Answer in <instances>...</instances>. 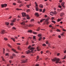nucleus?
<instances>
[{
  "instance_id": "obj_1",
  "label": "nucleus",
  "mask_w": 66,
  "mask_h": 66,
  "mask_svg": "<svg viewBox=\"0 0 66 66\" xmlns=\"http://www.w3.org/2000/svg\"><path fill=\"white\" fill-rule=\"evenodd\" d=\"M52 61L53 62H55V63L56 64H57V63L62 64V62L60 61V59L59 58H55L54 59H52Z\"/></svg>"
},
{
  "instance_id": "obj_2",
  "label": "nucleus",
  "mask_w": 66,
  "mask_h": 66,
  "mask_svg": "<svg viewBox=\"0 0 66 66\" xmlns=\"http://www.w3.org/2000/svg\"><path fill=\"white\" fill-rule=\"evenodd\" d=\"M31 46L30 45L28 47V49H30V50H31V51H30V50H28V51H26L25 52V53H27V54H29V53H30V52H33L34 51V50L35 48L34 47H31Z\"/></svg>"
},
{
  "instance_id": "obj_3",
  "label": "nucleus",
  "mask_w": 66,
  "mask_h": 66,
  "mask_svg": "<svg viewBox=\"0 0 66 66\" xmlns=\"http://www.w3.org/2000/svg\"><path fill=\"white\" fill-rule=\"evenodd\" d=\"M35 4L36 5V6L35 7H36V11H38L39 9H38V5H37V3L36 2H35Z\"/></svg>"
},
{
  "instance_id": "obj_4",
  "label": "nucleus",
  "mask_w": 66,
  "mask_h": 66,
  "mask_svg": "<svg viewBox=\"0 0 66 66\" xmlns=\"http://www.w3.org/2000/svg\"><path fill=\"white\" fill-rule=\"evenodd\" d=\"M12 23L10 24V25L13 26V22H14L16 21V19H14L13 20L11 21Z\"/></svg>"
},
{
  "instance_id": "obj_5",
  "label": "nucleus",
  "mask_w": 66,
  "mask_h": 66,
  "mask_svg": "<svg viewBox=\"0 0 66 66\" xmlns=\"http://www.w3.org/2000/svg\"><path fill=\"white\" fill-rule=\"evenodd\" d=\"M22 14L23 17H26V16H27V15H26V13H22Z\"/></svg>"
},
{
  "instance_id": "obj_6",
  "label": "nucleus",
  "mask_w": 66,
  "mask_h": 66,
  "mask_svg": "<svg viewBox=\"0 0 66 66\" xmlns=\"http://www.w3.org/2000/svg\"><path fill=\"white\" fill-rule=\"evenodd\" d=\"M5 33V31L4 30H2L1 32H0L1 34H4Z\"/></svg>"
},
{
  "instance_id": "obj_7",
  "label": "nucleus",
  "mask_w": 66,
  "mask_h": 66,
  "mask_svg": "<svg viewBox=\"0 0 66 66\" xmlns=\"http://www.w3.org/2000/svg\"><path fill=\"white\" fill-rule=\"evenodd\" d=\"M7 6V4H5L2 5V7H6Z\"/></svg>"
},
{
  "instance_id": "obj_8",
  "label": "nucleus",
  "mask_w": 66,
  "mask_h": 66,
  "mask_svg": "<svg viewBox=\"0 0 66 66\" xmlns=\"http://www.w3.org/2000/svg\"><path fill=\"white\" fill-rule=\"evenodd\" d=\"M12 50L13 51H14V52H15V53H18V52L16 51L15 50H14V49H12Z\"/></svg>"
},
{
  "instance_id": "obj_9",
  "label": "nucleus",
  "mask_w": 66,
  "mask_h": 66,
  "mask_svg": "<svg viewBox=\"0 0 66 66\" xmlns=\"http://www.w3.org/2000/svg\"><path fill=\"white\" fill-rule=\"evenodd\" d=\"M50 13H51V14H52V13L53 14H56V12L55 11H54V12H51Z\"/></svg>"
},
{
  "instance_id": "obj_10",
  "label": "nucleus",
  "mask_w": 66,
  "mask_h": 66,
  "mask_svg": "<svg viewBox=\"0 0 66 66\" xmlns=\"http://www.w3.org/2000/svg\"><path fill=\"white\" fill-rule=\"evenodd\" d=\"M26 62H27V60H23L22 61V63H26Z\"/></svg>"
},
{
  "instance_id": "obj_11",
  "label": "nucleus",
  "mask_w": 66,
  "mask_h": 66,
  "mask_svg": "<svg viewBox=\"0 0 66 66\" xmlns=\"http://www.w3.org/2000/svg\"><path fill=\"white\" fill-rule=\"evenodd\" d=\"M32 25L31 24H30L29 25H27L26 27H32Z\"/></svg>"
},
{
  "instance_id": "obj_12",
  "label": "nucleus",
  "mask_w": 66,
  "mask_h": 66,
  "mask_svg": "<svg viewBox=\"0 0 66 66\" xmlns=\"http://www.w3.org/2000/svg\"><path fill=\"white\" fill-rule=\"evenodd\" d=\"M35 14L37 17H38V16H39V14H38V13H36Z\"/></svg>"
},
{
  "instance_id": "obj_13",
  "label": "nucleus",
  "mask_w": 66,
  "mask_h": 66,
  "mask_svg": "<svg viewBox=\"0 0 66 66\" xmlns=\"http://www.w3.org/2000/svg\"><path fill=\"white\" fill-rule=\"evenodd\" d=\"M36 37L35 36H33V40H34L35 41L36 40V38H35Z\"/></svg>"
},
{
  "instance_id": "obj_14",
  "label": "nucleus",
  "mask_w": 66,
  "mask_h": 66,
  "mask_svg": "<svg viewBox=\"0 0 66 66\" xmlns=\"http://www.w3.org/2000/svg\"><path fill=\"white\" fill-rule=\"evenodd\" d=\"M64 15V13H61L60 14L61 17H62L63 16V15Z\"/></svg>"
},
{
  "instance_id": "obj_15",
  "label": "nucleus",
  "mask_w": 66,
  "mask_h": 66,
  "mask_svg": "<svg viewBox=\"0 0 66 66\" xmlns=\"http://www.w3.org/2000/svg\"><path fill=\"white\" fill-rule=\"evenodd\" d=\"M26 16L27 17V19H30V17H29V15H27Z\"/></svg>"
},
{
  "instance_id": "obj_16",
  "label": "nucleus",
  "mask_w": 66,
  "mask_h": 66,
  "mask_svg": "<svg viewBox=\"0 0 66 66\" xmlns=\"http://www.w3.org/2000/svg\"><path fill=\"white\" fill-rule=\"evenodd\" d=\"M25 23V22L23 21V22H22V23H21V24H22L23 25H24Z\"/></svg>"
},
{
  "instance_id": "obj_17",
  "label": "nucleus",
  "mask_w": 66,
  "mask_h": 66,
  "mask_svg": "<svg viewBox=\"0 0 66 66\" xmlns=\"http://www.w3.org/2000/svg\"><path fill=\"white\" fill-rule=\"evenodd\" d=\"M46 19H42V20H40V22H42L43 21H44V20H45Z\"/></svg>"
},
{
  "instance_id": "obj_18",
  "label": "nucleus",
  "mask_w": 66,
  "mask_h": 66,
  "mask_svg": "<svg viewBox=\"0 0 66 66\" xmlns=\"http://www.w3.org/2000/svg\"><path fill=\"white\" fill-rule=\"evenodd\" d=\"M37 49L38 51H40V49L39 47H37Z\"/></svg>"
},
{
  "instance_id": "obj_19",
  "label": "nucleus",
  "mask_w": 66,
  "mask_h": 66,
  "mask_svg": "<svg viewBox=\"0 0 66 66\" xmlns=\"http://www.w3.org/2000/svg\"><path fill=\"white\" fill-rule=\"evenodd\" d=\"M28 32H29V33H32V30H29L28 31Z\"/></svg>"
},
{
  "instance_id": "obj_20",
  "label": "nucleus",
  "mask_w": 66,
  "mask_h": 66,
  "mask_svg": "<svg viewBox=\"0 0 66 66\" xmlns=\"http://www.w3.org/2000/svg\"><path fill=\"white\" fill-rule=\"evenodd\" d=\"M11 39H12V40H13V42H15V39L14 38H11Z\"/></svg>"
},
{
  "instance_id": "obj_21",
  "label": "nucleus",
  "mask_w": 66,
  "mask_h": 66,
  "mask_svg": "<svg viewBox=\"0 0 66 66\" xmlns=\"http://www.w3.org/2000/svg\"><path fill=\"white\" fill-rule=\"evenodd\" d=\"M38 37H41V36H42V34H39L38 35Z\"/></svg>"
},
{
  "instance_id": "obj_22",
  "label": "nucleus",
  "mask_w": 66,
  "mask_h": 66,
  "mask_svg": "<svg viewBox=\"0 0 66 66\" xmlns=\"http://www.w3.org/2000/svg\"><path fill=\"white\" fill-rule=\"evenodd\" d=\"M31 6V5H27V7L28 8H29L30 6Z\"/></svg>"
},
{
  "instance_id": "obj_23",
  "label": "nucleus",
  "mask_w": 66,
  "mask_h": 66,
  "mask_svg": "<svg viewBox=\"0 0 66 66\" xmlns=\"http://www.w3.org/2000/svg\"><path fill=\"white\" fill-rule=\"evenodd\" d=\"M64 4L65 3L64 2L62 3H61V5H62V6H63Z\"/></svg>"
},
{
  "instance_id": "obj_24",
  "label": "nucleus",
  "mask_w": 66,
  "mask_h": 66,
  "mask_svg": "<svg viewBox=\"0 0 66 66\" xmlns=\"http://www.w3.org/2000/svg\"><path fill=\"white\" fill-rule=\"evenodd\" d=\"M40 7L41 8H43V6L42 5H40Z\"/></svg>"
},
{
  "instance_id": "obj_25",
  "label": "nucleus",
  "mask_w": 66,
  "mask_h": 66,
  "mask_svg": "<svg viewBox=\"0 0 66 66\" xmlns=\"http://www.w3.org/2000/svg\"><path fill=\"white\" fill-rule=\"evenodd\" d=\"M5 24L7 26H8L9 24V22H6Z\"/></svg>"
},
{
  "instance_id": "obj_26",
  "label": "nucleus",
  "mask_w": 66,
  "mask_h": 66,
  "mask_svg": "<svg viewBox=\"0 0 66 66\" xmlns=\"http://www.w3.org/2000/svg\"><path fill=\"white\" fill-rule=\"evenodd\" d=\"M40 29V28L39 27H38V28H37V31H39V30Z\"/></svg>"
},
{
  "instance_id": "obj_27",
  "label": "nucleus",
  "mask_w": 66,
  "mask_h": 66,
  "mask_svg": "<svg viewBox=\"0 0 66 66\" xmlns=\"http://www.w3.org/2000/svg\"><path fill=\"white\" fill-rule=\"evenodd\" d=\"M8 46H9V47H10V48H12V46H11V45H10L9 44H8Z\"/></svg>"
},
{
  "instance_id": "obj_28",
  "label": "nucleus",
  "mask_w": 66,
  "mask_h": 66,
  "mask_svg": "<svg viewBox=\"0 0 66 66\" xmlns=\"http://www.w3.org/2000/svg\"><path fill=\"white\" fill-rule=\"evenodd\" d=\"M42 39V37H40L39 39V40L40 41Z\"/></svg>"
},
{
  "instance_id": "obj_29",
  "label": "nucleus",
  "mask_w": 66,
  "mask_h": 66,
  "mask_svg": "<svg viewBox=\"0 0 66 66\" xmlns=\"http://www.w3.org/2000/svg\"><path fill=\"white\" fill-rule=\"evenodd\" d=\"M30 11V9H28L27 10V12H29Z\"/></svg>"
},
{
  "instance_id": "obj_30",
  "label": "nucleus",
  "mask_w": 66,
  "mask_h": 66,
  "mask_svg": "<svg viewBox=\"0 0 66 66\" xmlns=\"http://www.w3.org/2000/svg\"><path fill=\"white\" fill-rule=\"evenodd\" d=\"M61 19H58L57 20L58 22H59V21H61Z\"/></svg>"
},
{
  "instance_id": "obj_31",
  "label": "nucleus",
  "mask_w": 66,
  "mask_h": 66,
  "mask_svg": "<svg viewBox=\"0 0 66 66\" xmlns=\"http://www.w3.org/2000/svg\"><path fill=\"white\" fill-rule=\"evenodd\" d=\"M18 49L19 50H21V48H20L19 47H18Z\"/></svg>"
},
{
  "instance_id": "obj_32",
  "label": "nucleus",
  "mask_w": 66,
  "mask_h": 66,
  "mask_svg": "<svg viewBox=\"0 0 66 66\" xmlns=\"http://www.w3.org/2000/svg\"><path fill=\"white\" fill-rule=\"evenodd\" d=\"M34 19H32L31 20V22H32V21H34Z\"/></svg>"
},
{
  "instance_id": "obj_33",
  "label": "nucleus",
  "mask_w": 66,
  "mask_h": 66,
  "mask_svg": "<svg viewBox=\"0 0 66 66\" xmlns=\"http://www.w3.org/2000/svg\"><path fill=\"white\" fill-rule=\"evenodd\" d=\"M56 31L57 32H60V30L59 29H57Z\"/></svg>"
},
{
  "instance_id": "obj_34",
  "label": "nucleus",
  "mask_w": 66,
  "mask_h": 66,
  "mask_svg": "<svg viewBox=\"0 0 66 66\" xmlns=\"http://www.w3.org/2000/svg\"><path fill=\"white\" fill-rule=\"evenodd\" d=\"M33 34H37V33H36V32H33Z\"/></svg>"
},
{
  "instance_id": "obj_35",
  "label": "nucleus",
  "mask_w": 66,
  "mask_h": 66,
  "mask_svg": "<svg viewBox=\"0 0 66 66\" xmlns=\"http://www.w3.org/2000/svg\"><path fill=\"white\" fill-rule=\"evenodd\" d=\"M16 10H22V9H19L18 8H17L16 9Z\"/></svg>"
},
{
  "instance_id": "obj_36",
  "label": "nucleus",
  "mask_w": 66,
  "mask_h": 66,
  "mask_svg": "<svg viewBox=\"0 0 66 66\" xmlns=\"http://www.w3.org/2000/svg\"><path fill=\"white\" fill-rule=\"evenodd\" d=\"M49 20L48 19H46V20H45V21L46 22H48V21Z\"/></svg>"
},
{
  "instance_id": "obj_37",
  "label": "nucleus",
  "mask_w": 66,
  "mask_h": 66,
  "mask_svg": "<svg viewBox=\"0 0 66 66\" xmlns=\"http://www.w3.org/2000/svg\"><path fill=\"white\" fill-rule=\"evenodd\" d=\"M12 55L14 56H16V55H15V54L13 53L12 54Z\"/></svg>"
},
{
  "instance_id": "obj_38",
  "label": "nucleus",
  "mask_w": 66,
  "mask_h": 66,
  "mask_svg": "<svg viewBox=\"0 0 66 66\" xmlns=\"http://www.w3.org/2000/svg\"><path fill=\"white\" fill-rule=\"evenodd\" d=\"M2 60L3 61H5V60H4V59L3 58V57H2Z\"/></svg>"
},
{
  "instance_id": "obj_39",
  "label": "nucleus",
  "mask_w": 66,
  "mask_h": 66,
  "mask_svg": "<svg viewBox=\"0 0 66 66\" xmlns=\"http://www.w3.org/2000/svg\"><path fill=\"white\" fill-rule=\"evenodd\" d=\"M4 39L5 40H7V39L6 38H4Z\"/></svg>"
},
{
  "instance_id": "obj_40",
  "label": "nucleus",
  "mask_w": 66,
  "mask_h": 66,
  "mask_svg": "<svg viewBox=\"0 0 66 66\" xmlns=\"http://www.w3.org/2000/svg\"><path fill=\"white\" fill-rule=\"evenodd\" d=\"M45 11V9H44L43 11V13H44Z\"/></svg>"
},
{
  "instance_id": "obj_41",
  "label": "nucleus",
  "mask_w": 66,
  "mask_h": 66,
  "mask_svg": "<svg viewBox=\"0 0 66 66\" xmlns=\"http://www.w3.org/2000/svg\"><path fill=\"white\" fill-rule=\"evenodd\" d=\"M52 22H53L54 23H55V21H52Z\"/></svg>"
},
{
  "instance_id": "obj_42",
  "label": "nucleus",
  "mask_w": 66,
  "mask_h": 66,
  "mask_svg": "<svg viewBox=\"0 0 66 66\" xmlns=\"http://www.w3.org/2000/svg\"><path fill=\"white\" fill-rule=\"evenodd\" d=\"M57 56H59L60 55V53H57Z\"/></svg>"
},
{
  "instance_id": "obj_43",
  "label": "nucleus",
  "mask_w": 66,
  "mask_h": 66,
  "mask_svg": "<svg viewBox=\"0 0 66 66\" xmlns=\"http://www.w3.org/2000/svg\"><path fill=\"white\" fill-rule=\"evenodd\" d=\"M43 46H46V45L45 44H43Z\"/></svg>"
},
{
  "instance_id": "obj_44",
  "label": "nucleus",
  "mask_w": 66,
  "mask_h": 66,
  "mask_svg": "<svg viewBox=\"0 0 66 66\" xmlns=\"http://www.w3.org/2000/svg\"><path fill=\"white\" fill-rule=\"evenodd\" d=\"M12 29H14V30L16 29V28L14 27H13Z\"/></svg>"
},
{
  "instance_id": "obj_45",
  "label": "nucleus",
  "mask_w": 66,
  "mask_h": 66,
  "mask_svg": "<svg viewBox=\"0 0 66 66\" xmlns=\"http://www.w3.org/2000/svg\"><path fill=\"white\" fill-rule=\"evenodd\" d=\"M46 24H49V22H46Z\"/></svg>"
},
{
  "instance_id": "obj_46",
  "label": "nucleus",
  "mask_w": 66,
  "mask_h": 66,
  "mask_svg": "<svg viewBox=\"0 0 66 66\" xmlns=\"http://www.w3.org/2000/svg\"><path fill=\"white\" fill-rule=\"evenodd\" d=\"M57 10L58 12H60V11H61L59 9H57Z\"/></svg>"
},
{
  "instance_id": "obj_47",
  "label": "nucleus",
  "mask_w": 66,
  "mask_h": 66,
  "mask_svg": "<svg viewBox=\"0 0 66 66\" xmlns=\"http://www.w3.org/2000/svg\"><path fill=\"white\" fill-rule=\"evenodd\" d=\"M38 59H39V57H38V56H37V60L36 61H37V60H38Z\"/></svg>"
},
{
  "instance_id": "obj_48",
  "label": "nucleus",
  "mask_w": 66,
  "mask_h": 66,
  "mask_svg": "<svg viewBox=\"0 0 66 66\" xmlns=\"http://www.w3.org/2000/svg\"><path fill=\"white\" fill-rule=\"evenodd\" d=\"M59 7H60V8H61V7H62L60 5H59Z\"/></svg>"
},
{
  "instance_id": "obj_49",
  "label": "nucleus",
  "mask_w": 66,
  "mask_h": 66,
  "mask_svg": "<svg viewBox=\"0 0 66 66\" xmlns=\"http://www.w3.org/2000/svg\"><path fill=\"white\" fill-rule=\"evenodd\" d=\"M7 55H9V54L8 53H7L5 54V56H7Z\"/></svg>"
},
{
  "instance_id": "obj_50",
  "label": "nucleus",
  "mask_w": 66,
  "mask_h": 66,
  "mask_svg": "<svg viewBox=\"0 0 66 66\" xmlns=\"http://www.w3.org/2000/svg\"><path fill=\"white\" fill-rule=\"evenodd\" d=\"M58 37H59V38H61V36L60 35H59L58 36Z\"/></svg>"
},
{
  "instance_id": "obj_51",
  "label": "nucleus",
  "mask_w": 66,
  "mask_h": 66,
  "mask_svg": "<svg viewBox=\"0 0 66 66\" xmlns=\"http://www.w3.org/2000/svg\"><path fill=\"white\" fill-rule=\"evenodd\" d=\"M52 27V25H50L49 26V27L50 28H51V27Z\"/></svg>"
},
{
  "instance_id": "obj_52",
  "label": "nucleus",
  "mask_w": 66,
  "mask_h": 66,
  "mask_svg": "<svg viewBox=\"0 0 66 66\" xmlns=\"http://www.w3.org/2000/svg\"><path fill=\"white\" fill-rule=\"evenodd\" d=\"M39 11L40 12H42V10L41 9H39Z\"/></svg>"
},
{
  "instance_id": "obj_53",
  "label": "nucleus",
  "mask_w": 66,
  "mask_h": 66,
  "mask_svg": "<svg viewBox=\"0 0 66 66\" xmlns=\"http://www.w3.org/2000/svg\"><path fill=\"white\" fill-rule=\"evenodd\" d=\"M9 62L10 63H12V61L11 60H9Z\"/></svg>"
},
{
  "instance_id": "obj_54",
  "label": "nucleus",
  "mask_w": 66,
  "mask_h": 66,
  "mask_svg": "<svg viewBox=\"0 0 66 66\" xmlns=\"http://www.w3.org/2000/svg\"><path fill=\"white\" fill-rule=\"evenodd\" d=\"M17 44L18 45H20V43H17Z\"/></svg>"
},
{
  "instance_id": "obj_55",
  "label": "nucleus",
  "mask_w": 66,
  "mask_h": 66,
  "mask_svg": "<svg viewBox=\"0 0 66 66\" xmlns=\"http://www.w3.org/2000/svg\"><path fill=\"white\" fill-rule=\"evenodd\" d=\"M36 66H39V64H36Z\"/></svg>"
},
{
  "instance_id": "obj_56",
  "label": "nucleus",
  "mask_w": 66,
  "mask_h": 66,
  "mask_svg": "<svg viewBox=\"0 0 66 66\" xmlns=\"http://www.w3.org/2000/svg\"><path fill=\"white\" fill-rule=\"evenodd\" d=\"M54 19V17H52V20H53Z\"/></svg>"
},
{
  "instance_id": "obj_57",
  "label": "nucleus",
  "mask_w": 66,
  "mask_h": 66,
  "mask_svg": "<svg viewBox=\"0 0 66 66\" xmlns=\"http://www.w3.org/2000/svg\"><path fill=\"white\" fill-rule=\"evenodd\" d=\"M18 3H20V1H18Z\"/></svg>"
},
{
  "instance_id": "obj_58",
  "label": "nucleus",
  "mask_w": 66,
  "mask_h": 66,
  "mask_svg": "<svg viewBox=\"0 0 66 66\" xmlns=\"http://www.w3.org/2000/svg\"><path fill=\"white\" fill-rule=\"evenodd\" d=\"M13 56H11L10 57V59H13Z\"/></svg>"
},
{
  "instance_id": "obj_59",
  "label": "nucleus",
  "mask_w": 66,
  "mask_h": 66,
  "mask_svg": "<svg viewBox=\"0 0 66 66\" xmlns=\"http://www.w3.org/2000/svg\"><path fill=\"white\" fill-rule=\"evenodd\" d=\"M46 44H48V42L46 41Z\"/></svg>"
},
{
  "instance_id": "obj_60",
  "label": "nucleus",
  "mask_w": 66,
  "mask_h": 66,
  "mask_svg": "<svg viewBox=\"0 0 66 66\" xmlns=\"http://www.w3.org/2000/svg\"><path fill=\"white\" fill-rule=\"evenodd\" d=\"M63 31H65V32H66V31L65 30V29H63Z\"/></svg>"
},
{
  "instance_id": "obj_61",
  "label": "nucleus",
  "mask_w": 66,
  "mask_h": 66,
  "mask_svg": "<svg viewBox=\"0 0 66 66\" xmlns=\"http://www.w3.org/2000/svg\"><path fill=\"white\" fill-rule=\"evenodd\" d=\"M22 57H25V56H22Z\"/></svg>"
},
{
  "instance_id": "obj_62",
  "label": "nucleus",
  "mask_w": 66,
  "mask_h": 66,
  "mask_svg": "<svg viewBox=\"0 0 66 66\" xmlns=\"http://www.w3.org/2000/svg\"><path fill=\"white\" fill-rule=\"evenodd\" d=\"M29 38H30V39H32V37H29Z\"/></svg>"
},
{
  "instance_id": "obj_63",
  "label": "nucleus",
  "mask_w": 66,
  "mask_h": 66,
  "mask_svg": "<svg viewBox=\"0 0 66 66\" xmlns=\"http://www.w3.org/2000/svg\"><path fill=\"white\" fill-rule=\"evenodd\" d=\"M15 38H16V39L18 38L17 37H15Z\"/></svg>"
},
{
  "instance_id": "obj_64",
  "label": "nucleus",
  "mask_w": 66,
  "mask_h": 66,
  "mask_svg": "<svg viewBox=\"0 0 66 66\" xmlns=\"http://www.w3.org/2000/svg\"><path fill=\"white\" fill-rule=\"evenodd\" d=\"M13 5H16V3H13Z\"/></svg>"
}]
</instances>
